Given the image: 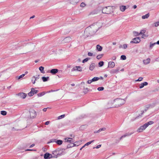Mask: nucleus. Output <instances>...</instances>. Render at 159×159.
Masks as SVG:
<instances>
[{
  "mask_svg": "<svg viewBox=\"0 0 159 159\" xmlns=\"http://www.w3.org/2000/svg\"><path fill=\"white\" fill-rule=\"evenodd\" d=\"M125 100L121 98H117L113 100L109 101L108 103V107L109 108L118 107L125 103Z\"/></svg>",
  "mask_w": 159,
  "mask_h": 159,
  "instance_id": "nucleus-1",
  "label": "nucleus"
},
{
  "mask_svg": "<svg viewBox=\"0 0 159 159\" xmlns=\"http://www.w3.org/2000/svg\"><path fill=\"white\" fill-rule=\"evenodd\" d=\"M93 25H92L85 29L84 33L87 37L93 35L97 31V29H94V27L92 28V27H93Z\"/></svg>",
  "mask_w": 159,
  "mask_h": 159,
  "instance_id": "nucleus-2",
  "label": "nucleus"
},
{
  "mask_svg": "<svg viewBox=\"0 0 159 159\" xmlns=\"http://www.w3.org/2000/svg\"><path fill=\"white\" fill-rule=\"evenodd\" d=\"M153 123L152 121H150L148 122L145 123L143 125L140 126L137 130V132L140 133L142 132L143 130L149 125H152Z\"/></svg>",
  "mask_w": 159,
  "mask_h": 159,
  "instance_id": "nucleus-3",
  "label": "nucleus"
},
{
  "mask_svg": "<svg viewBox=\"0 0 159 159\" xmlns=\"http://www.w3.org/2000/svg\"><path fill=\"white\" fill-rule=\"evenodd\" d=\"M112 12V9L111 6H108L104 7L102 10V12L104 14H109Z\"/></svg>",
  "mask_w": 159,
  "mask_h": 159,
  "instance_id": "nucleus-4",
  "label": "nucleus"
},
{
  "mask_svg": "<svg viewBox=\"0 0 159 159\" xmlns=\"http://www.w3.org/2000/svg\"><path fill=\"white\" fill-rule=\"evenodd\" d=\"M65 94L64 91L62 90H59L55 93V95L59 99H61Z\"/></svg>",
  "mask_w": 159,
  "mask_h": 159,
  "instance_id": "nucleus-5",
  "label": "nucleus"
},
{
  "mask_svg": "<svg viewBox=\"0 0 159 159\" xmlns=\"http://www.w3.org/2000/svg\"><path fill=\"white\" fill-rule=\"evenodd\" d=\"M30 118H34L36 116V111L33 109H30L29 111Z\"/></svg>",
  "mask_w": 159,
  "mask_h": 159,
  "instance_id": "nucleus-6",
  "label": "nucleus"
},
{
  "mask_svg": "<svg viewBox=\"0 0 159 159\" xmlns=\"http://www.w3.org/2000/svg\"><path fill=\"white\" fill-rule=\"evenodd\" d=\"M140 38L139 37H136L133 39L130 42V43H138L140 42Z\"/></svg>",
  "mask_w": 159,
  "mask_h": 159,
  "instance_id": "nucleus-7",
  "label": "nucleus"
},
{
  "mask_svg": "<svg viewBox=\"0 0 159 159\" xmlns=\"http://www.w3.org/2000/svg\"><path fill=\"white\" fill-rule=\"evenodd\" d=\"M38 92V90L35 89L34 88H32L31 91L28 93V95L29 96L31 97L34 94H36Z\"/></svg>",
  "mask_w": 159,
  "mask_h": 159,
  "instance_id": "nucleus-8",
  "label": "nucleus"
},
{
  "mask_svg": "<svg viewBox=\"0 0 159 159\" xmlns=\"http://www.w3.org/2000/svg\"><path fill=\"white\" fill-rule=\"evenodd\" d=\"M52 154L53 155L54 158H57L58 155H61V154L59 152L58 150H56L52 152Z\"/></svg>",
  "mask_w": 159,
  "mask_h": 159,
  "instance_id": "nucleus-9",
  "label": "nucleus"
},
{
  "mask_svg": "<svg viewBox=\"0 0 159 159\" xmlns=\"http://www.w3.org/2000/svg\"><path fill=\"white\" fill-rule=\"evenodd\" d=\"M44 158L45 159H49L54 158V157H53L52 154L47 152L44 154Z\"/></svg>",
  "mask_w": 159,
  "mask_h": 159,
  "instance_id": "nucleus-10",
  "label": "nucleus"
},
{
  "mask_svg": "<svg viewBox=\"0 0 159 159\" xmlns=\"http://www.w3.org/2000/svg\"><path fill=\"white\" fill-rule=\"evenodd\" d=\"M17 95L20 98L22 99L25 98L27 96V94L24 93H19Z\"/></svg>",
  "mask_w": 159,
  "mask_h": 159,
  "instance_id": "nucleus-11",
  "label": "nucleus"
},
{
  "mask_svg": "<svg viewBox=\"0 0 159 159\" xmlns=\"http://www.w3.org/2000/svg\"><path fill=\"white\" fill-rule=\"evenodd\" d=\"M115 66V63L113 61H110L108 63V67L109 68H113Z\"/></svg>",
  "mask_w": 159,
  "mask_h": 159,
  "instance_id": "nucleus-12",
  "label": "nucleus"
},
{
  "mask_svg": "<svg viewBox=\"0 0 159 159\" xmlns=\"http://www.w3.org/2000/svg\"><path fill=\"white\" fill-rule=\"evenodd\" d=\"M65 142L68 143H71L73 142L74 141H73V139L72 138H66L64 139Z\"/></svg>",
  "mask_w": 159,
  "mask_h": 159,
  "instance_id": "nucleus-13",
  "label": "nucleus"
},
{
  "mask_svg": "<svg viewBox=\"0 0 159 159\" xmlns=\"http://www.w3.org/2000/svg\"><path fill=\"white\" fill-rule=\"evenodd\" d=\"M27 73H28V72L26 71L25 72V73L24 74H23L19 76H16V78L17 80H20L21 78H23V77H24L26 74H27Z\"/></svg>",
  "mask_w": 159,
  "mask_h": 159,
  "instance_id": "nucleus-14",
  "label": "nucleus"
},
{
  "mask_svg": "<svg viewBox=\"0 0 159 159\" xmlns=\"http://www.w3.org/2000/svg\"><path fill=\"white\" fill-rule=\"evenodd\" d=\"M148 83L147 82H145L140 84L139 88L142 89L143 88L144 86L148 85Z\"/></svg>",
  "mask_w": 159,
  "mask_h": 159,
  "instance_id": "nucleus-15",
  "label": "nucleus"
},
{
  "mask_svg": "<svg viewBox=\"0 0 159 159\" xmlns=\"http://www.w3.org/2000/svg\"><path fill=\"white\" fill-rule=\"evenodd\" d=\"M102 49V47L99 44L96 45V49L98 51H101Z\"/></svg>",
  "mask_w": 159,
  "mask_h": 159,
  "instance_id": "nucleus-16",
  "label": "nucleus"
},
{
  "mask_svg": "<svg viewBox=\"0 0 159 159\" xmlns=\"http://www.w3.org/2000/svg\"><path fill=\"white\" fill-rule=\"evenodd\" d=\"M42 79L43 82H46L49 80V77L48 76H47V77L43 76L42 77Z\"/></svg>",
  "mask_w": 159,
  "mask_h": 159,
  "instance_id": "nucleus-17",
  "label": "nucleus"
},
{
  "mask_svg": "<svg viewBox=\"0 0 159 159\" xmlns=\"http://www.w3.org/2000/svg\"><path fill=\"white\" fill-rule=\"evenodd\" d=\"M120 10L122 12L124 11L126 8V7L125 6L122 5L120 6Z\"/></svg>",
  "mask_w": 159,
  "mask_h": 159,
  "instance_id": "nucleus-18",
  "label": "nucleus"
},
{
  "mask_svg": "<svg viewBox=\"0 0 159 159\" xmlns=\"http://www.w3.org/2000/svg\"><path fill=\"white\" fill-rule=\"evenodd\" d=\"M150 59L149 58H148L146 60H143V62L145 64H147L150 63Z\"/></svg>",
  "mask_w": 159,
  "mask_h": 159,
  "instance_id": "nucleus-19",
  "label": "nucleus"
},
{
  "mask_svg": "<svg viewBox=\"0 0 159 159\" xmlns=\"http://www.w3.org/2000/svg\"><path fill=\"white\" fill-rule=\"evenodd\" d=\"M96 66V65L94 63H92L90 66L89 67V70H93Z\"/></svg>",
  "mask_w": 159,
  "mask_h": 159,
  "instance_id": "nucleus-20",
  "label": "nucleus"
},
{
  "mask_svg": "<svg viewBox=\"0 0 159 159\" xmlns=\"http://www.w3.org/2000/svg\"><path fill=\"white\" fill-rule=\"evenodd\" d=\"M58 72V70H50V71H47V73H50L53 75H54Z\"/></svg>",
  "mask_w": 159,
  "mask_h": 159,
  "instance_id": "nucleus-21",
  "label": "nucleus"
},
{
  "mask_svg": "<svg viewBox=\"0 0 159 159\" xmlns=\"http://www.w3.org/2000/svg\"><path fill=\"white\" fill-rule=\"evenodd\" d=\"M71 3L75 5L79 2V0H70Z\"/></svg>",
  "mask_w": 159,
  "mask_h": 159,
  "instance_id": "nucleus-22",
  "label": "nucleus"
},
{
  "mask_svg": "<svg viewBox=\"0 0 159 159\" xmlns=\"http://www.w3.org/2000/svg\"><path fill=\"white\" fill-rule=\"evenodd\" d=\"M149 16V13L146 14L145 15L143 16L142 18L143 19H145L148 18Z\"/></svg>",
  "mask_w": 159,
  "mask_h": 159,
  "instance_id": "nucleus-23",
  "label": "nucleus"
},
{
  "mask_svg": "<svg viewBox=\"0 0 159 159\" xmlns=\"http://www.w3.org/2000/svg\"><path fill=\"white\" fill-rule=\"evenodd\" d=\"M80 141L76 142L73 144V146H78L80 144Z\"/></svg>",
  "mask_w": 159,
  "mask_h": 159,
  "instance_id": "nucleus-24",
  "label": "nucleus"
},
{
  "mask_svg": "<svg viewBox=\"0 0 159 159\" xmlns=\"http://www.w3.org/2000/svg\"><path fill=\"white\" fill-rule=\"evenodd\" d=\"M106 130V128H103L101 129H99L97 131H96V132H95V133H98L99 132L102 131H105Z\"/></svg>",
  "mask_w": 159,
  "mask_h": 159,
  "instance_id": "nucleus-25",
  "label": "nucleus"
},
{
  "mask_svg": "<svg viewBox=\"0 0 159 159\" xmlns=\"http://www.w3.org/2000/svg\"><path fill=\"white\" fill-rule=\"evenodd\" d=\"M45 93L44 92H43L38 94L37 96L38 97H41L44 95L45 94Z\"/></svg>",
  "mask_w": 159,
  "mask_h": 159,
  "instance_id": "nucleus-26",
  "label": "nucleus"
},
{
  "mask_svg": "<svg viewBox=\"0 0 159 159\" xmlns=\"http://www.w3.org/2000/svg\"><path fill=\"white\" fill-rule=\"evenodd\" d=\"M89 91V89L87 88H85L84 87V89H83V92L85 94L87 93Z\"/></svg>",
  "mask_w": 159,
  "mask_h": 159,
  "instance_id": "nucleus-27",
  "label": "nucleus"
},
{
  "mask_svg": "<svg viewBox=\"0 0 159 159\" xmlns=\"http://www.w3.org/2000/svg\"><path fill=\"white\" fill-rule=\"evenodd\" d=\"M100 79V78L98 77H94L92 79L93 82L96 81Z\"/></svg>",
  "mask_w": 159,
  "mask_h": 159,
  "instance_id": "nucleus-28",
  "label": "nucleus"
},
{
  "mask_svg": "<svg viewBox=\"0 0 159 159\" xmlns=\"http://www.w3.org/2000/svg\"><path fill=\"white\" fill-rule=\"evenodd\" d=\"M156 44V42L152 43V42H151L150 43V48H152Z\"/></svg>",
  "mask_w": 159,
  "mask_h": 159,
  "instance_id": "nucleus-29",
  "label": "nucleus"
},
{
  "mask_svg": "<svg viewBox=\"0 0 159 159\" xmlns=\"http://www.w3.org/2000/svg\"><path fill=\"white\" fill-rule=\"evenodd\" d=\"M103 54L98 55L97 56L96 58L98 59H100L103 56Z\"/></svg>",
  "mask_w": 159,
  "mask_h": 159,
  "instance_id": "nucleus-30",
  "label": "nucleus"
},
{
  "mask_svg": "<svg viewBox=\"0 0 159 159\" xmlns=\"http://www.w3.org/2000/svg\"><path fill=\"white\" fill-rule=\"evenodd\" d=\"M56 142L58 145H60L62 144L63 141L61 140H57L56 141Z\"/></svg>",
  "mask_w": 159,
  "mask_h": 159,
  "instance_id": "nucleus-31",
  "label": "nucleus"
},
{
  "mask_svg": "<svg viewBox=\"0 0 159 159\" xmlns=\"http://www.w3.org/2000/svg\"><path fill=\"white\" fill-rule=\"evenodd\" d=\"M104 62L103 61H101L98 63V66L99 67H102L104 65Z\"/></svg>",
  "mask_w": 159,
  "mask_h": 159,
  "instance_id": "nucleus-32",
  "label": "nucleus"
},
{
  "mask_svg": "<svg viewBox=\"0 0 159 159\" xmlns=\"http://www.w3.org/2000/svg\"><path fill=\"white\" fill-rule=\"evenodd\" d=\"M134 133L133 132H128L127 133H126L125 134H126V136H129L131 135L132 134H133Z\"/></svg>",
  "mask_w": 159,
  "mask_h": 159,
  "instance_id": "nucleus-33",
  "label": "nucleus"
},
{
  "mask_svg": "<svg viewBox=\"0 0 159 159\" xmlns=\"http://www.w3.org/2000/svg\"><path fill=\"white\" fill-rule=\"evenodd\" d=\"M120 59L124 60H125L126 59V57L125 55H122L120 56Z\"/></svg>",
  "mask_w": 159,
  "mask_h": 159,
  "instance_id": "nucleus-34",
  "label": "nucleus"
},
{
  "mask_svg": "<svg viewBox=\"0 0 159 159\" xmlns=\"http://www.w3.org/2000/svg\"><path fill=\"white\" fill-rule=\"evenodd\" d=\"M39 75L33 76V79H34V81H36L37 79H39Z\"/></svg>",
  "mask_w": 159,
  "mask_h": 159,
  "instance_id": "nucleus-35",
  "label": "nucleus"
},
{
  "mask_svg": "<svg viewBox=\"0 0 159 159\" xmlns=\"http://www.w3.org/2000/svg\"><path fill=\"white\" fill-rule=\"evenodd\" d=\"M133 33L134 35L135 36H139L140 34L139 33L136 31H133Z\"/></svg>",
  "mask_w": 159,
  "mask_h": 159,
  "instance_id": "nucleus-36",
  "label": "nucleus"
},
{
  "mask_svg": "<svg viewBox=\"0 0 159 159\" xmlns=\"http://www.w3.org/2000/svg\"><path fill=\"white\" fill-rule=\"evenodd\" d=\"M7 112L5 111H1V114L3 116H5L7 114Z\"/></svg>",
  "mask_w": 159,
  "mask_h": 159,
  "instance_id": "nucleus-37",
  "label": "nucleus"
},
{
  "mask_svg": "<svg viewBox=\"0 0 159 159\" xmlns=\"http://www.w3.org/2000/svg\"><path fill=\"white\" fill-rule=\"evenodd\" d=\"M81 68L80 66H75V67H74L72 68V70H78V69L80 68Z\"/></svg>",
  "mask_w": 159,
  "mask_h": 159,
  "instance_id": "nucleus-38",
  "label": "nucleus"
},
{
  "mask_svg": "<svg viewBox=\"0 0 159 159\" xmlns=\"http://www.w3.org/2000/svg\"><path fill=\"white\" fill-rule=\"evenodd\" d=\"M148 34H142V37L143 38L145 39L146 37H148Z\"/></svg>",
  "mask_w": 159,
  "mask_h": 159,
  "instance_id": "nucleus-39",
  "label": "nucleus"
},
{
  "mask_svg": "<svg viewBox=\"0 0 159 159\" xmlns=\"http://www.w3.org/2000/svg\"><path fill=\"white\" fill-rule=\"evenodd\" d=\"M146 31L145 30H141V31L139 33V34H144L146 32Z\"/></svg>",
  "mask_w": 159,
  "mask_h": 159,
  "instance_id": "nucleus-40",
  "label": "nucleus"
},
{
  "mask_svg": "<svg viewBox=\"0 0 159 159\" xmlns=\"http://www.w3.org/2000/svg\"><path fill=\"white\" fill-rule=\"evenodd\" d=\"M90 59V58H86L84 59L83 60L82 62L83 63H85V62L87 61H88V60Z\"/></svg>",
  "mask_w": 159,
  "mask_h": 159,
  "instance_id": "nucleus-41",
  "label": "nucleus"
},
{
  "mask_svg": "<svg viewBox=\"0 0 159 159\" xmlns=\"http://www.w3.org/2000/svg\"><path fill=\"white\" fill-rule=\"evenodd\" d=\"M81 70H71V72H70V73L72 75H75V74L73 73L74 72L76 71H81Z\"/></svg>",
  "mask_w": 159,
  "mask_h": 159,
  "instance_id": "nucleus-42",
  "label": "nucleus"
},
{
  "mask_svg": "<svg viewBox=\"0 0 159 159\" xmlns=\"http://www.w3.org/2000/svg\"><path fill=\"white\" fill-rule=\"evenodd\" d=\"M94 141V140H93L89 142H88L87 143H86V144H85V145H86V146L89 145V144H90L91 143L93 142Z\"/></svg>",
  "mask_w": 159,
  "mask_h": 159,
  "instance_id": "nucleus-43",
  "label": "nucleus"
},
{
  "mask_svg": "<svg viewBox=\"0 0 159 159\" xmlns=\"http://www.w3.org/2000/svg\"><path fill=\"white\" fill-rule=\"evenodd\" d=\"M98 90L99 91H102L104 89V88L103 87H100L98 88Z\"/></svg>",
  "mask_w": 159,
  "mask_h": 159,
  "instance_id": "nucleus-44",
  "label": "nucleus"
},
{
  "mask_svg": "<svg viewBox=\"0 0 159 159\" xmlns=\"http://www.w3.org/2000/svg\"><path fill=\"white\" fill-rule=\"evenodd\" d=\"M65 115H62L61 116H60L58 117V119H61L62 118H64L65 117Z\"/></svg>",
  "mask_w": 159,
  "mask_h": 159,
  "instance_id": "nucleus-45",
  "label": "nucleus"
},
{
  "mask_svg": "<svg viewBox=\"0 0 159 159\" xmlns=\"http://www.w3.org/2000/svg\"><path fill=\"white\" fill-rule=\"evenodd\" d=\"M127 48V45L126 44H124L122 46V48L124 49H126Z\"/></svg>",
  "mask_w": 159,
  "mask_h": 159,
  "instance_id": "nucleus-46",
  "label": "nucleus"
},
{
  "mask_svg": "<svg viewBox=\"0 0 159 159\" xmlns=\"http://www.w3.org/2000/svg\"><path fill=\"white\" fill-rule=\"evenodd\" d=\"M85 6V4L83 2H82L80 4V6L82 7H84Z\"/></svg>",
  "mask_w": 159,
  "mask_h": 159,
  "instance_id": "nucleus-47",
  "label": "nucleus"
},
{
  "mask_svg": "<svg viewBox=\"0 0 159 159\" xmlns=\"http://www.w3.org/2000/svg\"><path fill=\"white\" fill-rule=\"evenodd\" d=\"M143 79V78L142 77H140L139 79L136 80V81H142Z\"/></svg>",
  "mask_w": 159,
  "mask_h": 159,
  "instance_id": "nucleus-48",
  "label": "nucleus"
},
{
  "mask_svg": "<svg viewBox=\"0 0 159 159\" xmlns=\"http://www.w3.org/2000/svg\"><path fill=\"white\" fill-rule=\"evenodd\" d=\"M154 26L155 27H157L159 25V21L156 22L154 23Z\"/></svg>",
  "mask_w": 159,
  "mask_h": 159,
  "instance_id": "nucleus-49",
  "label": "nucleus"
},
{
  "mask_svg": "<svg viewBox=\"0 0 159 159\" xmlns=\"http://www.w3.org/2000/svg\"><path fill=\"white\" fill-rule=\"evenodd\" d=\"M146 110H142L141 111V113H140V114H141V115H140V114H139V115L140 116H141L142 115V114H143V113L145 112H146Z\"/></svg>",
  "mask_w": 159,
  "mask_h": 159,
  "instance_id": "nucleus-50",
  "label": "nucleus"
},
{
  "mask_svg": "<svg viewBox=\"0 0 159 159\" xmlns=\"http://www.w3.org/2000/svg\"><path fill=\"white\" fill-rule=\"evenodd\" d=\"M92 82H93V81H92V80H89L87 81V83L88 84H91Z\"/></svg>",
  "mask_w": 159,
  "mask_h": 159,
  "instance_id": "nucleus-51",
  "label": "nucleus"
},
{
  "mask_svg": "<svg viewBox=\"0 0 159 159\" xmlns=\"http://www.w3.org/2000/svg\"><path fill=\"white\" fill-rule=\"evenodd\" d=\"M126 134H124V135H122V136H121L120 138V140H121L123 138H125V137H126Z\"/></svg>",
  "mask_w": 159,
  "mask_h": 159,
  "instance_id": "nucleus-52",
  "label": "nucleus"
},
{
  "mask_svg": "<svg viewBox=\"0 0 159 159\" xmlns=\"http://www.w3.org/2000/svg\"><path fill=\"white\" fill-rule=\"evenodd\" d=\"M88 55L89 56H92L93 55V53L91 52H88Z\"/></svg>",
  "mask_w": 159,
  "mask_h": 159,
  "instance_id": "nucleus-53",
  "label": "nucleus"
},
{
  "mask_svg": "<svg viewBox=\"0 0 159 159\" xmlns=\"http://www.w3.org/2000/svg\"><path fill=\"white\" fill-rule=\"evenodd\" d=\"M116 57L115 56H114L112 57L111 58V59L113 60H116Z\"/></svg>",
  "mask_w": 159,
  "mask_h": 159,
  "instance_id": "nucleus-54",
  "label": "nucleus"
},
{
  "mask_svg": "<svg viewBox=\"0 0 159 159\" xmlns=\"http://www.w3.org/2000/svg\"><path fill=\"white\" fill-rule=\"evenodd\" d=\"M44 67L43 66H41L39 68V70H44Z\"/></svg>",
  "mask_w": 159,
  "mask_h": 159,
  "instance_id": "nucleus-55",
  "label": "nucleus"
},
{
  "mask_svg": "<svg viewBox=\"0 0 159 159\" xmlns=\"http://www.w3.org/2000/svg\"><path fill=\"white\" fill-rule=\"evenodd\" d=\"M56 140L54 139H52L51 140L50 142H56ZM50 143V142H49Z\"/></svg>",
  "mask_w": 159,
  "mask_h": 159,
  "instance_id": "nucleus-56",
  "label": "nucleus"
},
{
  "mask_svg": "<svg viewBox=\"0 0 159 159\" xmlns=\"http://www.w3.org/2000/svg\"><path fill=\"white\" fill-rule=\"evenodd\" d=\"M35 81H34V79H33V77L32 78V82L33 84H34L35 83Z\"/></svg>",
  "mask_w": 159,
  "mask_h": 159,
  "instance_id": "nucleus-57",
  "label": "nucleus"
},
{
  "mask_svg": "<svg viewBox=\"0 0 159 159\" xmlns=\"http://www.w3.org/2000/svg\"><path fill=\"white\" fill-rule=\"evenodd\" d=\"M70 38L68 37H66V38L65 39H64L65 41L66 40H67V39H69V41H70Z\"/></svg>",
  "mask_w": 159,
  "mask_h": 159,
  "instance_id": "nucleus-58",
  "label": "nucleus"
},
{
  "mask_svg": "<svg viewBox=\"0 0 159 159\" xmlns=\"http://www.w3.org/2000/svg\"><path fill=\"white\" fill-rule=\"evenodd\" d=\"M50 123L49 121H47L45 123V124L46 125H48Z\"/></svg>",
  "mask_w": 159,
  "mask_h": 159,
  "instance_id": "nucleus-59",
  "label": "nucleus"
},
{
  "mask_svg": "<svg viewBox=\"0 0 159 159\" xmlns=\"http://www.w3.org/2000/svg\"><path fill=\"white\" fill-rule=\"evenodd\" d=\"M101 147V145H97L96 147V148H100Z\"/></svg>",
  "mask_w": 159,
  "mask_h": 159,
  "instance_id": "nucleus-60",
  "label": "nucleus"
},
{
  "mask_svg": "<svg viewBox=\"0 0 159 159\" xmlns=\"http://www.w3.org/2000/svg\"><path fill=\"white\" fill-rule=\"evenodd\" d=\"M12 130H19V129H16V128H14V127H13L12 128Z\"/></svg>",
  "mask_w": 159,
  "mask_h": 159,
  "instance_id": "nucleus-61",
  "label": "nucleus"
},
{
  "mask_svg": "<svg viewBox=\"0 0 159 159\" xmlns=\"http://www.w3.org/2000/svg\"><path fill=\"white\" fill-rule=\"evenodd\" d=\"M34 146H35V144H32V145H31L30 146V148H32V147H34Z\"/></svg>",
  "mask_w": 159,
  "mask_h": 159,
  "instance_id": "nucleus-62",
  "label": "nucleus"
},
{
  "mask_svg": "<svg viewBox=\"0 0 159 159\" xmlns=\"http://www.w3.org/2000/svg\"><path fill=\"white\" fill-rule=\"evenodd\" d=\"M67 67L68 68H71L73 67V66H72L71 65H69V66H67Z\"/></svg>",
  "mask_w": 159,
  "mask_h": 159,
  "instance_id": "nucleus-63",
  "label": "nucleus"
},
{
  "mask_svg": "<svg viewBox=\"0 0 159 159\" xmlns=\"http://www.w3.org/2000/svg\"><path fill=\"white\" fill-rule=\"evenodd\" d=\"M47 108H44L43 109V111H47Z\"/></svg>",
  "mask_w": 159,
  "mask_h": 159,
  "instance_id": "nucleus-64",
  "label": "nucleus"
}]
</instances>
